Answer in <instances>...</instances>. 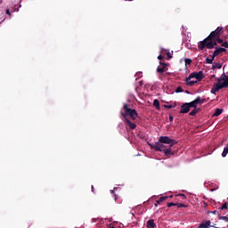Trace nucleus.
<instances>
[{"label": "nucleus", "mask_w": 228, "mask_h": 228, "mask_svg": "<svg viewBox=\"0 0 228 228\" xmlns=\"http://www.w3.org/2000/svg\"><path fill=\"white\" fill-rule=\"evenodd\" d=\"M6 14H7V15H12V13L10 12V10H9V9L6 10Z\"/></svg>", "instance_id": "obj_39"}, {"label": "nucleus", "mask_w": 228, "mask_h": 228, "mask_svg": "<svg viewBox=\"0 0 228 228\" xmlns=\"http://www.w3.org/2000/svg\"><path fill=\"white\" fill-rule=\"evenodd\" d=\"M189 108L197 109L198 104H200V96H198L195 100L191 102H187Z\"/></svg>", "instance_id": "obj_8"}, {"label": "nucleus", "mask_w": 228, "mask_h": 228, "mask_svg": "<svg viewBox=\"0 0 228 228\" xmlns=\"http://www.w3.org/2000/svg\"><path fill=\"white\" fill-rule=\"evenodd\" d=\"M197 113H199V109H194L189 113V115H191V117H195Z\"/></svg>", "instance_id": "obj_20"}, {"label": "nucleus", "mask_w": 228, "mask_h": 228, "mask_svg": "<svg viewBox=\"0 0 228 228\" xmlns=\"http://www.w3.org/2000/svg\"><path fill=\"white\" fill-rule=\"evenodd\" d=\"M114 190H118V187H116V188H114Z\"/></svg>", "instance_id": "obj_46"}, {"label": "nucleus", "mask_w": 228, "mask_h": 228, "mask_svg": "<svg viewBox=\"0 0 228 228\" xmlns=\"http://www.w3.org/2000/svg\"><path fill=\"white\" fill-rule=\"evenodd\" d=\"M120 114L123 118H127V117H131L133 120H136V118H138V112H136V110L129 108L127 103L124 104L120 110Z\"/></svg>", "instance_id": "obj_2"}, {"label": "nucleus", "mask_w": 228, "mask_h": 228, "mask_svg": "<svg viewBox=\"0 0 228 228\" xmlns=\"http://www.w3.org/2000/svg\"><path fill=\"white\" fill-rule=\"evenodd\" d=\"M191 79H197L198 81H202L204 79V72L199 71V72H192L189 75V77L185 79V83L188 85V86H193L197 81H193Z\"/></svg>", "instance_id": "obj_3"}, {"label": "nucleus", "mask_w": 228, "mask_h": 228, "mask_svg": "<svg viewBox=\"0 0 228 228\" xmlns=\"http://www.w3.org/2000/svg\"><path fill=\"white\" fill-rule=\"evenodd\" d=\"M142 72H137L136 74H135V76H136V79H140V77H142Z\"/></svg>", "instance_id": "obj_31"}, {"label": "nucleus", "mask_w": 228, "mask_h": 228, "mask_svg": "<svg viewBox=\"0 0 228 228\" xmlns=\"http://www.w3.org/2000/svg\"><path fill=\"white\" fill-rule=\"evenodd\" d=\"M206 63H208V65H213V59H209V57H207Z\"/></svg>", "instance_id": "obj_21"}, {"label": "nucleus", "mask_w": 228, "mask_h": 228, "mask_svg": "<svg viewBox=\"0 0 228 228\" xmlns=\"http://www.w3.org/2000/svg\"><path fill=\"white\" fill-rule=\"evenodd\" d=\"M175 106H177L176 102H175L174 104L164 105V108H167V110H172V108H175Z\"/></svg>", "instance_id": "obj_19"}, {"label": "nucleus", "mask_w": 228, "mask_h": 228, "mask_svg": "<svg viewBox=\"0 0 228 228\" xmlns=\"http://www.w3.org/2000/svg\"><path fill=\"white\" fill-rule=\"evenodd\" d=\"M200 228H209L211 227V221H204L200 225Z\"/></svg>", "instance_id": "obj_14"}, {"label": "nucleus", "mask_w": 228, "mask_h": 228, "mask_svg": "<svg viewBox=\"0 0 228 228\" xmlns=\"http://www.w3.org/2000/svg\"><path fill=\"white\" fill-rule=\"evenodd\" d=\"M169 120H170V122H174V116H169Z\"/></svg>", "instance_id": "obj_38"}, {"label": "nucleus", "mask_w": 228, "mask_h": 228, "mask_svg": "<svg viewBox=\"0 0 228 228\" xmlns=\"http://www.w3.org/2000/svg\"><path fill=\"white\" fill-rule=\"evenodd\" d=\"M183 92H184V90L183 89L182 86H178V87L176 88V94H183Z\"/></svg>", "instance_id": "obj_24"}, {"label": "nucleus", "mask_w": 228, "mask_h": 228, "mask_svg": "<svg viewBox=\"0 0 228 228\" xmlns=\"http://www.w3.org/2000/svg\"><path fill=\"white\" fill-rule=\"evenodd\" d=\"M157 152H164L165 156H174V152H172V147L166 148L165 150H161V148H157Z\"/></svg>", "instance_id": "obj_7"}, {"label": "nucleus", "mask_w": 228, "mask_h": 228, "mask_svg": "<svg viewBox=\"0 0 228 228\" xmlns=\"http://www.w3.org/2000/svg\"><path fill=\"white\" fill-rule=\"evenodd\" d=\"M92 221L94 224H95V222H97V218H93Z\"/></svg>", "instance_id": "obj_41"}, {"label": "nucleus", "mask_w": 228, "mask_h": 228, "mask_svg": "<svg viewBox=\"0 0 228 228\" xmlns=\"http://www.w3.org/2000/svg\"><path fill=\"white\" fill-rule=\"evenodd\" d=\"M160 202H163V201H159V200H157V204H159Z\"/></svg>", "instance_id": "obj_43"}, {"label": "nucleus", "mask_w": 228, "mask_h": 228, "mask_svg": "<svg viewBox=\"0 0 228 228\" xmlns=\"http://www.w3.org/2000/svg\"><path fill=\"white\" fill-rule=\"evenodd\" d=\"M172 206H177V203H174V202L167 203V208H172Z\"/></svg>", "instance_id": "obj_32"}, {"label": "nucleus", "mask_w": 228, "mask_h": 228, "mask_svg": "<svg viewBox=\"0 0 228 228\" xmlns=\"http://www.w3.org/2000/svg\"><path fill=\"white\" fill-rule=\"evenodd\" d=\"M190 109L191 107L188 102H185L181 106L180 113H190Z\"/></svg>", "instance_id": "obj_11"}, {"label": "nucleus", "mask_w": 228, "mask_h": 228, "mask_svg": "<svg viewBox=\"0 0 228 228\" xmlns=\"http://www.w3.org/2000/svg\"><path fill=\"white\" fill-rule=\"evenodd\" d=\"M125 120V125L129 127V129L133 130V129H136V123L132 122L131 120H129V118H124Z\"/></svg>", "instance_id": "obj_9"}, {"label": "nucleus", "mask_w": 228, "mask_h": 228, "mask_svg": "<svg viewBox=\"0 0 228 228\" xmlns=\"http://www.w3.org/2000/svg\"><path fill=\"white\" fill-rule=\"evenodd\" d=\"M227 49L222 48V47H216V50L214 51V56H218V54H222V53H225Z\"/></svg>", "instance_id": "obj_13"}, {"label": "nucleus", "mask_w": 228, "mask_h": 228, "mask_svg": "<svg viewBox=\"0 0 228 228\" xmlns=\"http://www.w3.org/2000/svg\"><path fill=\"white\" fill-rule=\"evenodd\" d=\"M155 208H158V203H155Z\"/></svg>", "instance_id": "obj_45"}, {"label": "nucleus", "mask_w": 228, "mask_h": 228, "mask_svg": "<svg viewBox=\"0 0 228 228\" xmlns=\"http://www.w3.org/2000/svg\"><path fill=\"white\" fill-rule=\"evenodd\" d=\"M223 112H224L223 109H216L214 113V117H220V115H222Z\"/></svg>", "instance_id": "obj_17"}, {"label": "nucleus", "mask_w": 228, "mask_h": 228, "mask_svg": "<svg viewBox=\"0 0 228 228\" xmlns=\"http://www.w3.org/2000/svg\"><path fill=\"white\" fill-rule=\"evenodd\" d=\"M176 206L177 208H188V206L183 203H176Z\"/></svg>", "instance_id": "obj_27"}, {"label": "nucleus", "mask_w": 228, "mask_h": 228, "mask_svg": "<svg viewBox=\"0 0 228 228\" xmlns=\"http://www.w3.org/2000/svg\"><path fill=\"white\" fill-rule=\"evenodd\" d=\"M159 142L160 143H166L167 145H169V147H174V145H175V143H177V141L171 139L168 136H160L159 138Z\"/></svg>", "instance_id": "obj_4"}, {"label": "nucleus", "mask_w": 228, "mask_h": 228, "mask_svg": "<svg viewBox=\"0 0 228 228\" xmlns=\"http://www.w3.org/2000/svg\"><path fill=\"white\" fill-rule=\"evenodd\" d=\"M167 64L160 62V65L157 68V72L159 74H163L164 72H167Z\"/></svg>", "instance_id": "obj_10"}, {"label": "nucleus", "mask_w": 228, "mask_h": 228, "mask_svg": "<svg viewBox=\"0 0 228 228\" xmlns=\"http://www.w3.org/2000/svg\"><path fill=\"white\" fill-rule=\"evenodd\" d=\"M150 147L157 151L158 149H161V151H165L167 149V146H165L164 142H160L159 141L155 142V144H150Z\"/></svg>", "instance_id": "obj_6"}, {"label": "nucleus", "mask_w": 228, "mask_h": 228, "mask_svg": "<svg viewBox=\"0 0 228 228\" xmlns=\"http://www.w3.org/2000/svg\"><path fill=\"white\" fill-rule=\"evenodd\" d=\"M110 193H112L113 197H114V200H118V196H117V194H115V190H111Z\"/></svg>", "instance_id": "obj_25"}, {"label": "nucleus", "mask_w": 228, "mask_h": 228, "mask_svg": "<svg viewBox=\"0 0 228 228\" xmlns=\"http://www.w3.org/2000/svg\"><path fill=\"white\" fill-rule=\"evenodd\" d=\"M92 191H93V193H94V191H95V189L94 188V185H92Z\"/></svg>", "instance_id": "obj_42"}, {"label": "nucleus", "mask_w": 228, "mask_h": 228, "mask_svg": "<svg viewBox=\"0 0 228 228\" xmlns=\"http://www.w3.org/2000/svg\"><path fill=\"white\" fill-rule=\"evenodd\" d=\"M158 60H163V55H159Z\"/></svg>", "instance_id": "obj_40"}, {"label": "nucleus", "mask_w": 228, "mask_h": 228, "mask_svg": "<svg viewBox=\"0 0 228 228\" xmlns=\"http://www.w3.org/2000/svg\"><path fill=\"white\" fill-rule=\"evenodd\" d=\"M219 220H224V222L228 223V216H219Z\"/></svg>", "instance_id": "obj_26"}, {"label": "nucleus", "mask_w": 228, "mask_h": 228, "mask_svg": "<svg viewBox=\"0 0 228 228\" xmlns=\"http://www.w3.org/2000/svg\"><path fill=\"white\" fill-rule=\"evenodd\" d=\"M204 102H206V99H200V104H204Z\"/></svg>", "instance_id": "obj_37"}, {"label": "nucleus", "mask_w": 228, "mask_h": 228, "mask_svg": "<svg viewBox=\"0 0 228 228\" xmlns=\"http://www.w3.org/2000/svg\"><path fill=\"white\" fill-rule=\"evenodd\" d=\"M222 83L224 85V88H228V75H225V73H223L220 77Z\"/></svg>", "instance_id": "obj_12"}, {"label": "nucleus", "mask_w": 228, "mask_h": 228, "mask_svg": "<svg viewBox=\"0 0 228 228\" xmlns=\"http://www.w3.org/2000/svg\"><path fill=\"white\" fill-rule=\"evenodd\" d=\"M227 208H228L227 203L223 204V206L221 208H219V209H221V210L227 209Z\"/></svg>", "instance_id": "obj_30"}, {"label": "nucleus", "mask_w": 228, "mask_h": 228, "mask_svg": "<svg viewBox=\"0 0 228 228\" xmlns=\"http://www.w3.org/2000/svg\"><path fill=\"white\" fill-rule=\"evenodd\" d=\"M177 197H182L183 199H186V195H184V194H179V195H177Z\"/></svg>", "instance_id": "obj_35"}, {"label": "nucleus", "mask_w": 228, "mask_h": 228, "mask_svg": "<svg viewBox=\"0 0 228 228\" xmlns=\"http://www.w3.org/2000/svg\"><path fill=\"white\" fill-rule=\"evenodd\" d=\"M118 127L119 129H122V127H124V123H119L118 126Z\"/></svg>", "instance_id": "obj_34"}, {"label": "nucleus", "mask_w": 228, "mask_h": 228, "mask_svg": "<svg viewBox=\"0 0 228 228\" xmlns=\"http://www.w3.org/2000/svg\"><path fill=\"white\" fill-rule=\"evenodd\" d=\"M216 42H217V44H221L222 45L225 43L224 42V39L220 37H216Z\"/></svg>", "instance_id": "obj_23"}, {"label": "nucleus", "mask_w": 228, "mask_h": 228, "mask_svg": "<svg viewBox=\"0 0 228 228\" xmlns=\"http://www.w3.org/2000/svg\"><path fill=\"white\" fill-rule=\"evenodd\" d=\"M215 58H216V55H215V53H213L211 60H213V61H215Z\"/></svg>", "instance_id": "obj_36"}, {"label": "nucleus", "mask_w": 228, "mask_h": 228, "mask_svg": "<svg viewBox=\"0 0 228 228\" xmlns=\"http://www.w3.org/2000/svg\"><path fill=\"white\" fill-rule=\"evenodd\" d=\"M168 199V196H163L159 198V202H163L164 200H167Z\"/></svg>", "instance_id": "obj_29"}, {"label": "nucleus", "mask_w": 228, "mask_h": 228, "mask_svg": "<svg viewBox=\"0 0 228 228\" xmlns=\"http://www.w3.org/2000/svg\"><path fill=\"white\" fill-rule=\"evenodd\" d=\"M228 154V143L226 144V146L224 148V151L222 152V157L225 158Z\"/></svg>", "instance_id": "obj_18"}, {"label": "nucleus", "mask_w": 228, "mask_h": 228, "mask_svg": "<svg viewBox=\"0 0 228 228\" xmlns=\"http://www.w3.org/2000/svg\"><path fill=\"white\" fill-rule=\"evenodd\" d=\"M222 31H224V27H217V28L212 31L208 37H207L203 41H200L198 44V47L200 51H204V49H215L218 43L216 42V38L220 37L222 35Z\"/></svg>", "instance_id": "obj_1"}, {"label": "nucleus", "mask_w": 228, "mask_h": 228, "mask_svg": "<svg viewBox=\"0 0 228 228\" xmlns=\"http://www.w3.org/2000/svg\"><path fill=\"white\" fill-rule=\"evenodd\" d=\"M184 61H185V67H188V65H191V59L186 58Z\"/></svg>", "instance_id": "obj_22"}, {"label": "nucleus", "mask_w": 228, "mask_h": 228, "mask_svg": "<svg viewBox=\"0 0 228 228\" xmlns=\"http://www.w3.org/2000/svg\"><path fill=\"white\" fill-rule=\"evenodd\" d=\"M218 83L215 84L210 90V93L214 95H216V92H220L222 88H225V86L223 84L222 79L217 78Z\"/></svg>", "instance_id": "obj_5"}, {"label": "nucleus", "mask_w": 228, "mask_h": 228, "mask_svg": "<svg viewBox=\"0 0 228 228\" xmlns=\"http://www.w3.org/2000/svg\"><path fill=\"white\" fill-rule=\"evenodd\" d=\"M146 224H147L148 228H155L156 227V223H154V219L148 220Z\"/></svg>", "instance_id": "obj_15"}, {"label": "nucleus", "mask_w": 228, "mask_h": 228, "mask_svg": "<svg viewBox=\"0 0 228 228\" xmlns=\"http://www.w3.org/2000/svg\"><path fill=\"white\" fill-rule=\"evenodd\" d=\"M212 67H213V69H222V64L217 63V64L213 65Z\"/></svg>", "instance_id": "obj_28"}, {"label": "nucleus", "mask_w": 228, "mask_h": 228, "mask_svg": "<svg viewBox=\"0 0 228 228\" xmlns=\"http://www.w3.org/2000/svg\"><path fill=\"white\" fill-rule=\"evenodd\" d=\"M222 47H225L226 49L228 48V42L225 41L224 43H223V45H221Z\"/></svg>", "instance_id": "obj_33"}, {"label": "nucleus", "mask_w": 228, "mask_h": 228, "mask_svg": "<svg viewBox=\"0 0 228 228\" xmlns=\"http://www.w3.org/2000/svg\"><path fill=\"white\" fill-rule=\"evenodd\" d=\"M153 106L156 108V110H161V107L159 105V100L155 99L153 101Z\"/></svg>", "instance_id": "obj_16"}, {"label": "nucleus", "mask_w": 228, "mask_h": 228, "mask_svg": "<svg viewBox=\"0 0 228 228\" xmlns=\"http://www.w3.org/2000/svg\"><path fill=\"white\" fill-rule=\"evenodd\" d=\"M169 197H170V199H172V197H174V196L171 195V196H169Z\"/></svg>", "instance_id": "obj_47"}, {"label": "nucleus", "mask_w": 228, "mask_h": 228, "mask_svg": "<svg viewBox=\"0 0 228 228\" xmlns=\"http://www.w3.org/2000/svg\"><path fill=\"white\" fill-rule=\"evenodd\" d=\"M212 213H213L214 215H216V210L213 211Z\"/></svg>", "instance_id": "obj_44"}]
</instances>
